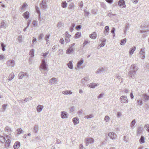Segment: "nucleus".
<instances>
[{
	"mask_svg": "<svg viewBox=\"0 0 149 149\" xmlns=\"http://www.w3.org/2000/svg\"><path fill=\"white\" fill-rule=\"evenodd\" d=\"M138 69L136 64H132L130 66V71L128 72V76L134 79L135 78V75L136 74V72Z\"/></svg>",
	"mask_w": 149,
	"mask_h": 149,
	"instance_id": "f257e3e1",
	"label": "nucleus"
},
{
	"mask_svg": "<svg viewBox=\"0 0 149 149\" xmlns=\"http://www.w3.org/2000/svg\"><path fill=\"white\" fill-rule=\"evenodd\" d=\"M40 68L44 71L47 70V65L44 59L42 60L41 64L40 65Z\"/></svg>",
	"mask_w": 149,
	"mask_h": 149,
	"instance_id": "f03ea898",
	"label": "nucleus"
},
{
	"mask_svg": "<svg viewBox=\"0 0 149 149\" xmlns=\"http://www.w3.org/2000/svg\"><path fill=\"white\" fill-rule=\"evenodd\" d=\"M120 99V102L122 103H127L128 101L127 97L126 96H121Z\"/></svg>",
	"mask_w": 149,
	"mask_h": 149,
	"instance_id": "7ed1b4c3",
	"label": "nucleus"
},
{
	"mask_svg": "<svg viewBox=\"0 0 149 149\" xmlns=\"http://www.w3.org/2000/svg\"><path fill=\"white\" fill-rule=\"evenodd\" d=\"M86 145L88 146L89 143H93L94 140L93 139L90 138H87L85 139Z\"/></svg>",
	"mask_w": 149,
	"mask_h": 149,
	"instance_id": "20e7f679",
	"label": "nucleus"
},
{
	"mask_svg": "<svg viewBox=\"0 0 149 149\" xmlns=\"http://www.w3.org/2000/svg\"><path fill=\"white\" fill-rule=\"evenodd\" d=\"M41 7L45 9H46L47 5L46 0H42L40 3Z\"/></svg>",
	"mask_w": 149,
	"mask_h": 149,
	"instance_id": "39448f33",
	"label": "nucleus"
},
{
	"mask_svg": "<svg viewBox=\"0 0 149 149\" xmlns=\"http://www.w3.org/2000/svg\"><path fill=\"white\" fill-rule=\"evenodd\" d=\"M108 136L110 138L112 139H115L116 138L117 135L116 134L113 132H110L109 133Z\"/></svg>",
	"mask_w": 149,
	"mask_h": 149,
	"instance_id": "423d86ee",
	"label": "nucleus"
},
{
	"mask_svg": "<svg viewBox=\"0 0 149 149\" xmlns=\"http://www.w3.org/2000/svg\"><path fill=\"white\" fill-rule=\"evenodd\" d=\"M118 5L122 8H125L126 5L124 0H120L118 1Z\"/></svg>",
	"mask_w": 149,
	"mask_h": 149,
	"instance_id": "0eeeda50",
	"label": "nucleus"
},
{
	"mask_svg": "<svg viewBox=\"0 0 149 149\" xmlns=\"http://www.w3.org/2000/svg\"><path fill=\"white\" fill-rule=\"evenodd\" d=\"M89 80L88 77H85L84 78L82 79L81 83L84 85H86L87 84V82Z\"/></svg>",
	"mask_w": 149,
	"mask_h": 149,
	"instance_id": "6e6552de",
	"label": "nucleus"
},
{
	"mask_svg": "<svg viewBox=\"0 0 149 149\" xmlns=\"http://www.w3.org/2000/svg\"><path fill=\"white\" fill-rule=\"evenodd\" d=\"M74 4L73 3H71L68 5V8L71 11H74Z\"/></svg>",
	"mask_w": 149,
	"mask_h": 149,
	"instance_id": "1a4fd4ad",
	"label": "nucleus"
},
{
	"mask_svg": "<svg viewBox=\"0 0 149 149\" xmlns=\"http://www.w3.org/2000/svg\"><path fill=\"white\" fill-rule=\"evenodd\" d=\"M61 118L63 119L67 118H68V113L64 111L61 112Z\"/></svg>",
	"mask_w": 149,
	"mask_h": 149,
	"instance_id": "9d476101",
	"label": "nucleus"
},
{
	"mask_svg": "<svg viewBox=\"0 0 149 149\" xmlns=\"http://www.w3.org/2000/svg\"><path fill=\"white\" fill-rule=\"evenodd\" d=\"M7 64L8 66L13 67L15 65V61L13 60H9L7 61Z\"/></svg>",
	"mask_w": 149,
	"mask_h": 149,
	"instance_id": "9b49d317",
	"label": "nucleus"
},
{
	"mask_svg": "<svg viewBox=\"0 0 149 149\" xmlns=\"http://www.w3.org/2000/svg\"><path fill=\"white\" fill-rule=\"evenodd\" d=\"M109 27L108 26H107L104 28V33L105 36H107L109 33Z\"/></svg>",
	"mask_w": 149,
	"mask_h": 149,
	"instance_id": "f8f14e48",
	"label": "nucleus"
},
{
	"mask_svg": "<svg viewBox=\"0 0 149 149\" xmlns=\"http://www.w3.org/2000/svg\"><path fill=\"white\" fill-rule=\"evenodd\" d=\"M75 48H68L66 50V53L67 54H71L75 50Z\"/></svg>",
	"mask_w": 149,
	"mask_h": 149,
	"instance_id": "ddd939ff",
	"label": "nucleus"
},
{
	"mask_svg": "<svg viewBox=\"0 0 149 149\" xmlns=\"http://www.w3.org/2000/svg\"><path fill=\"white\" fill-rule=\"evenodd\" d=\"M20 146V144L19 142L16 141L13 145V147L15 149H18Z\"/></svg>",
	"mask_w": 149,
	"mask_h": 149,
	"instance_id": "4468645a",
	"label": "nucleus"
},
{
	"mask_svg": "<svg viewBox=\"0 0 149 149\" xmlns=\"http://www.w3.org/2000/svg\"><path fill=\"white\" fill-rule=\"evenodd\" d=\"M72 121L74 125H76L79 123V118L77 117H74L72 119Z\"/></svg>",
	"mask_w": 149,
	"mask_h": 149,
	"instance_id": "2eb2a0df",
	"label": "nucleus"
},
{
	"mask_svg": "<svg viewBox=\"0 0 149 149\" xmlns=\"http://www.w3.org/2000/svg\"><path fill=\"white\" fill-rule=\"evenodd\" d=\"M29 12L28 11H26L23 14V16L24 18L27 19L29 17Z\"/></svg>",
	"mask_w": 149,
	"mask_h": 149,
	"instance_id": "dca6fc26",
	"label": "nucleus"
},
{
	"mask_svg": "<svg viewBox=\"0 0 149 149\" xmlns=\"http://www.w3.org/2000/svg\"><path fill=\"white\" fill-rule=\"evenodd\" d=\"M0 28H5L6 27V24L4 20L2 21L1 23Z\"/></svg>",
	"mask_w": 149,
	"mask_h": 149,
	"instance_id": "f3484780",
	"label": "nucleus"
},
{
	"mask_svg": "<svg viewBox=\"0 0 149 149\" xmlns=\"http://www.w3.org/2000/svg\"><path fill=\"white\" fill-rule=\"evenodd\" d=\"M5 131L8 132V134L10 135L12 131L11 130L10 128L8 126H6L5 128Z\"/></svg>",
	"mask_w": 149,
	"mask_h": 149,
	"instance_id": "a211bd4d",
	"label": "nucleus"
},
{
	"mask_svg": "<svg viewBox=\"0 0 149 149\" xmlns=\"http://www.w3.org/2000/svg\"><path fill=\"white\" fill-rule=\"evenodd\" d=\"M135 50L136 47L135 46H134L133 47L131 48L129 51V54H130L132 55L133 54Z\"/></svg>",
	"mask_w": 149,
	"mask_h": 149,
	"instance_id": "6ab92c4d",
	"label": "nucleus"
},
{
	"mask_svg": "<svg viewBox=\"0 0 149 149\" xmlns=\"http://www.w3.org/2000/svg\"><path fill=\"white\" fill-rule=\"evenodd\" d=\"M10 139L7 140L5 143V147L6 148L9 147L10 145Z\"/></svg>",
	"mask_w": 149,
	"mask_h": 149,
	"instance_id": "aec40b11",
	"label": "nucleus"
},
{
	"mask_svg": "<svg viewBox=\"0 0 149 149\" xmlns=\"http://www.w3.org/2000/svg\"><path fill=\"white\" fill-rule=\"evenodd\" d=\"M68 4L65 1H63L61 3V6L63 8H66Z\"/></svg>",
	"mask_w": 149,
	"mask_h": 149,
	"instance_id": "412c9836",
	"label": "nucleus"
},
{
	"mask_svg": "<svg viewBox=\"0 0 149 149\" xmlns=\"http://www.w3.org/2000/svg\"><path fill=\"white\" fill-rule=\"evenodd\" d=\"M24 72H21L19 74L18 77L19 79H22L24 77Z\"/></svg>",
	"mask_w": 149,
	"mask_h": 149,
	"instance_id": "4be33fe9",
	"label": "nucleus"
},
{
	"mask_svg": "<svg viewBox=\"0 0 149 149\" xmlns=\"http://www.w3.org/2000/svg\"><path fill=\"white\" fill-rule=\"evenodd\" d=\"M90 37L91 38L95 39L96 38L97 35L96 33L94 32H93L92 34L90 35Z\"/></svg>",
	"mask_w": 149,
	"mask_h": 149,
	"instance_id": "5701e85b",
	"label": "nucleus"
},
{
	"mask_svg": "<svg viewBox=\"0 0 149 149\" xmlns=\"http://www.w3.org/2000/svg\"><path fill=\"white\" fill-rule=\"evenodd\" d=\"M136 124V121H135V119L134 120H133L131 123V124L130 125V126L132 128V129H134L135 126H134V125L135 124Z\"/></svg>",
	"mask_w": 149,
	"mask_h": 149,
	"instance_id": "b1692460",
	"label": "nucleus"
},
{
	"mask_svg": "<svg viewBox=\"0 0 149 149\" xmlns=\"http://www.w3.org/2000/svg\"><path fill=\"white\" fill-rule=\"evenodd\" d=\"M84 61L82 59H81L77 63V68H79L80 66L83 63Z\"/></svg>",
	"mask_w": 149,
	"mask_h": 149,
	"instance_id": "393cba45",
	"label": "nucleus"
},
{
	"mask_svg": "<svg viewBox=\"0 0 149 149\" xmlns=\"http://www.w3.org/2000/svg\"><path fill=\"white\" fill-rule=\"evenodd\" d=\"M14 75L13 73H12L9 75L8 78V80L9 81H11L14 78Z\"/></svg>",
	"mask_w": 149,
	"mask_h": 149,
	"instance_id": "a878e982",
	"label": "nucleus"
},
{
	"mask_svg": "<svg viewBox=\"0 0 149 149\" xmlns=\"http://www.w3.org/2000/svg\"><path fill=\"white\" fill-rule=\"evenodd\" d=\"M43 108V106L40 105H39L37 106V110L38 112H40L42 110Z\"/></svg>",
	"mask_w": 149,
	"mask_h": 149,
	"instance_id": "bb28decb",
	"label": "nucleus"
},
{
	"mask_svg": "<svg viewBox=\"0 0 149 149\" xmlns=\"http://www.w3.org/2000/svg\"><path fill=\"white\" fill-rule=\"evenodd\" d=\"M56 78H53L49 80V83L51 84H54L56 81Z\"/></svg>",
	"mask_w": 149,
	"mask_h": 149,
	"instance_id": "cd10ccee",
	"label": "nucleus"
},
{
	"mask_svg": "<svg viewBox=\"0 0 149 149\" xmlns=\"http://www.w3.org/2000/svg\"><path fill=\"white\" fill-rule=\"evenodd\" d=\"M143 128L142 127H138L137 129V133L138 134H140L142 132Z\"/></svg>",
	"mask_w": 149,
	"mask_h": 149,
	"instance_id": "c85d7f7f",
	"label": "nucleus"
},
{
	"mask_svg": "<svg viewBox=\"0 0 149 149\" xmlns=\"http://www.w3.org/2000/svg\"><path fill=\"white\" fill-rule=\"evenodd\" d=\"M62 93L64 94H71L72 93L71 91L67 90L63 91L62 92Z\"/></svg>",
	"mask_w": 149,
	"mask_h": 149,
	"instance_id": "c756f323",
	"label": "nucleus"
},
{
	"mask_svg": "<svg viewBox=\"0 0 149 149\" xmlns=\"http://www.w3.org/2000/svg\"><path fill=\"white\" fill-rule=\"evenodd\" d=\"M126 39L124 38L121 40L120 44L121 45H123L126 43Z\"/></svg>",
	"mask_w": 149,
	"mask_h": 149,
	"instance_id": "7c9ffc66",
	"label": "nucleus"
},
{
	"mask_svg": "<svg viewBox=\"0 0 149 149\" xmlns=\"http://www.w3.org/2000/svg\"><path fill=\"white\" fill-rule=\"evenodd\" d=\"M139 142L141 143H144V137L142 136L141 137L140 139H139Z\"/></svg>",
	"mask_w": 149,
	"mask_h": 149,
	"instance_id": "2f4dec72",
	"label": "nucleus"
},
{
	"mask_svg": "<svg viewBox=\"0 0 149 149\" xmlns=\"http://www.w3.org/2000/svg\"><path fill=\"white\" fill-rule=\"evenodd\" d=\"M79 5V7L78 8L80 10H81L82 9L83 6V1H81L79 2L78 3Z\"/></svg>",
	"mask_w": 149,
	"mask_h": 149,
	"instance_id": "473e14b6",
	"label": "nucleus"
},
{
	"mask_svg": "<svg viewBox=\"0 0 149 149\" xmlns=\"http://www.w3.org/2000/svg\"><path fill=\"white\" fill-rule=\"evenodd\" d=\"M97 86L95 83H92L89 84V86L92 88H94L95 86Z\"/></svg>",
	"mask_w": 149,
	"mask_h": 149,
	"instance_id": "72a5a7b5",
	"label": "nucleus"
},
{
	"mask_svg": "<svg viewBox=\"0 0 149 149\" xmlns=\"http://www.w3.org/2000/svg\"><path fill=\"white\" fill-rule=\"evenodd\" d=\"M32 24L33 27H38V22L35 20H33V22Z\"/></svg>",
	"mask_w": 149,
	"mask_h": 149,
	"instance_id": "f704fd0d",
	"label": "nucleus"
},
{
	"mask_svg": "<svg viewBox=\"0 0 149 149\" xmlns=\"http://www.w3.org/2000/svg\"><path fill=\"white\" fill-rule=\"evenodd\" d=\"M38 126L37 125H35L33 128L34 132L35 133H37L38 130Z\"/></svg>",
	"mask_w": 149,
	"mask_h": 149,
	"instance_id": "c9c22d12",
	"label": "nucleus"
},
{
	"mask_svg": "<svg viewBox=\"0 0 149 149\" xmlns=\"http://www.w3.org/2000/svg\"><path fill=\"white\" fill-rule=\"evenodd\" d=\"M57 26L58 29H62L63 27L62 22H58L57 24Z\"/></svg>",
	"mask_w": 149,
	"mask_h": 149,
	"instance_id": "e433bc0d",
	"label": "nucleus"
},
{
	"mask_svg": "<svg viewBox=\"0 0 149 149\" xmlns=\"http://www.w3.org/2000/svg\"><path fill=\"white\" fill-rule=\"evenodd\" d=\"M68 68L70 69H72L73 68V65L72 62L71 61H69L67 64Z\"/></svg>",
	"mask_w": 149,
	"mask_h": 149,
	"instance_id": "4c0bfd02",
	"label": "nucleus"
},
{
	"mask_svg": "<svg viewBox=\"0 0 149 149\" xmlns=\"http://www.w3.org/2000/svg\"><path fill=\"white\" fill-rule=\"evenodd\" d=\"M6 141L5 138L2 136H0V141L2 143L5 142Z\"/></svg>",
	"mask_w": 149,
	"mask_h": 149,
	"instance_id": "58836bf2",
	"label": "nucleus"
},
{
	"mask_svg": "<svg viewBox=\"0 0 149 149\" xmlns=\"http://www.w3.org/2000/svg\"><path fill=\"white\" fill-rule=\"evenodd\" d=\"M17 134H19L21 133H22L23 132V130L21 128H18L17 130Z\"/></svg>",
	"mask_w": 149,
	"mask_h": 149,
	"instance_id": "ea45409f",
	"label": "nucleus"
},
{
	"mask_svg": "<svg viewBox=\"0 0 149 149\" xmlns=\"http://www.w3.org/2000/svg\"><path fill=\"white\" fill-rule=\"evenodd\" d=\"M104 71V69L102 67H101L99 69H98L97 72L96 73H101V72H103V71Z\"/></svg>",
	"mask_w": 149,
	"mask_h": 149,
	"instance_id": "a19ab883",
	"label": "nucleus"
},
{
	"mask_svg": "<svg viewBox=\"0 0 149 149\" xmlns=\"http://www.w3.org/2000/svg\"><path fill=\"white\" fill-rule=\"evenodd\" d=\"M41 15L40 14L39 15H38V20L39 21V24H41L42 23V22H43L44 21H42L43 20V18L42 17H41L40 16Z\"/></svg>",
	"mask_w": 149,
	"mask_h": 149,
	"instance_id": "79ce46f5",
	"label": "nucleus"
},
{
	"mask_svg": "<svg viewBox=\"0 0 149 149\" xmlns=\"http://www.w3.org/2000/svg\"><path fill=\"white\" fill-rule=\"evenodd\" d=\"M143 96L144 98L146 100H149V96L146 94H144L143 95Z\"/></svg>",
	"mask_w": 149,
	"mask_h": 149,
	"instance_id": "37998d69",
	"label": "nucleus"
},
{
	"mask_svg": "<svg viewBox=\"0 0 149 149\" xmlns=\"http://www.w3.org/2000/svg\"><path fill=\"white\" fill-rule=\"evenodd\" d=\"M34 50L33 49H32L29 52L30 55H31V57H33L34 56Z\"/></svg>",
	"mask_w": 149,
	"mask_h": 149,
	"instance_id": "c03bdc74",
	"label": "nucleus"
},
{
	"mask_svg": "<svg viewBox=\"0 0 149 149\" xmlns=\"http://www.w3.org/2000/svg\"><path fill=\"white\" fill-rule=\"evenodd\" d=\"M93 117L92 114H90L89 115L86 116H84V118H85L89 119Z\"/></svg>",
	"mask_w": 149,
	"mask_h": 149,
	"instance_id": "a18cd8bd",
	"label": "nucleus"
},
{
	"mask_svg": "<svg viewBox=\"0 0 149 149\" xmlns=\"http://www.w3.org/2000/svg\"><path fill=\"white\" fill-rule=\"evenodd\" d=\"M81 32H78L76 33L75 34V38H79L81 35Z\"/></svg>",
	"mask_w": 149,
	"mask_h": 149,
	"instance_id": "49530a36",
	"label": "nucleus"
},
{
	"mask_svg": "<svg viewBox=\"0 0 149 149\" xmlns=\"http://www.w3.org/2000/svg\"><path fill=\"white\" fill-rule=\"evenodd\" d=\"M104 120L106 122H107L110 120V118L108 116H105V117H104Z\"/></svg>",
	"mask_w": 149,
	"mask_h": 149,
	"instance_id": "de8ad7c7",
	"label": "nucleus"
},
{
	"mask_svg": "<svg viewBox=\"0 0 149 149\" xmlns=\"http://www.w3.org/2000/svg\"><path fill=\"white\" fill-rule=\"evenodd\" d=\"M144 128L149 132V125L147 124L146 125L144 126Z\"/></svg>",
	"mask_w": 149,
	"mask_h": 149,
	"instance_id": "09e8293b",
	"label": "nucleus"
},
{
	"mask_svg": "<svg viewBox=\"0 0 149 149\" xmlns=\"http://www.w3.org/2000/svg\"><path fill=\"white\" fill-rule=\"evenodd\" d=\"M36 12L38 14V15L40 14L41 15V13L40 12V10H39V8L37 6H36Z\"/></svg>",
	"mask_w": 149,
	"mask_h": 149,
	"instance_id": "8fccbe9b",
	"label": "nucleus"
},
{
	"mask_svg": "<svg viewBox=\"0 0 149 149\" xmlns=\"http://www.w3.org/2000/svg\"><path fill=\"white\" fill-rule=\"evenodd\" d=\"M145 53L144 49H141L140 52V54L141 55H145Z\"/></svg>",
	"mask_w": 149,
	"mask_h": 149,
	"instance_id": "3c124183",
	"label": "nucleus"
},
{
	"mask_svg": "<svg viewBox=\"0 0 149 149\" xmlns=\"http://www.w3.org/2000/svg\"><path fill=\"white\" fill-rule=\"evenodd\" d=\"M116 15V14H113L112 13H108L107 15V16H109L110 17H112L113 16H115Z\"/></svg>",
	"mask_w": 149,
	"mask_h": 149,
	"instance_id": "603ef678",
	"label": "nucleus"
},
{
	"mask_svg": "<svg viewBox=\"0 0 149 149\" xmlns=\"http://www.w3.org/2000/svg\"><path fill=\"white\" fill-rule=\"evenodd\" d=\"M104 94L103 93H102L100 94L99 95L97 96V97L98 99L100 98L103 97Z\"/></svg>",
	"mask_w": 149,
	"mask_h": 149,
	"instance_id": "864d4df0",
	"label": "nucleus"
},
{
	"mask_svg": "<svg viewBox=\"0 0 149 149\" xmlns=\"http://www.w3.org/2000/svg\"><path fill=\"white\" fill-rule=\"evenodd\" d=\"M58 48L57 45H55L52 48V50L53 52H54Z\"/></svg>",
	"mask_w": 149,
	"mask_h": 149,
	"instance_id": "5fc2aeb1",
	"label": "nucleus"
},
{
	"mask_svg": "<svg viewBox=\"0 0 149 149\" xmlns=\"http://www.w3.org/2000/svg\"><path fill=\"white\" fill-rule=\"evenodd\" d=\"M25 78L27 79L29 77V74L28 73L26 72H24V77Z\"/></svg>",
	"mask_w": 149,
	"mask_h": 149,
	"instance_id": "6e6d98bb",
	"label": "nucleus"
},
{
	"mask_svg": "<svg viewBox=\"0 0 149 149\" xmlns=\"http://www.w3.org/2000/svg\"><path fill=\"white\" fill-rule=\"evenodd\" d=\"M138 104L139 106H141L143 104V102L141 100H137Z\"/></svg>",
	"mask_w": 149,
	"mask_h": 149,
	"instance_id": "4d7b16f0",
	"label": "nucleus"
},
{
	"mask_svg": "<svg viewBox=\"0 0 149 149\" xmlns=\"http://www.w3.org/2000/svg\"><path fill=\"white\" fill-rule=\"evenodd\" d=\"M18 39L20 43H21L22 40V36H19L18 37Z\"/></svg>",
	"mask_w": 149,
	"mask_h": 149,
	"instance_id": "13d9d810",
	"label": "nucleus"
},
{
	"mask_svg": "<svg viewBox=\"0 0 149 149\" xmlns=\"http://www.w3.org/2000/svg\"><path fill=\"white\" fill-rule=\"evenodd\" d=\"M65 42L67 43H68L70 42V39L69 37H68V36H65Z\"/></svg>",
	"mask_w": 149,
	"mask_h": 149,
	"instance_id": "bf43d9fd",
	"label": "nucleus"
},
{
	"mask_svg": "<svg viewBox=\"0 0 149 149\" xmlns=\"http://www.w3.org/2000/svg\"><path fill=\"white\" fill-rule=\"evenodd\" d=\"M59 42L62 44H63L64 43V40L63 38H61L59 41Z\"/></svg>",
	"mask_w": 149,
	"mask_h": 149,
	"instance_id": "052dcab7",
	"label": "nucleus"
},
{
	"mask_svg": "<svg viewBox=\"0 0 149 149\" xmlns=\"http://www.w3.org/2000/svg\"><path fill=\"white\" fill-rule=\"evenodd\" d=\"M27 5V4L26 3H24L21 7V10H22L24 8H25L26 7Z\"/></svg>",
	"mask_w": 149,
	"mask_h": 149,
	"instance_id": "680f3d73",
	"label": "nucleus"
},
{
	"mask_svg": "<svg viewBox=\"0 0 149 149\" xmlns=\"http://www.w3.org/2000/svg\"><path fill=\"white\" fill-rule=\"evenodd\" d=\"M81 28V25H78L76 27V29L78 30H79Z\"/></svg>",
	"mask_w": 149,
	"mask_h": 149,
	"instance_id": "e2e57ef3",
	"label": "nucleus"
},
{
	"mask_svg": "<svg viewBox=\"0 0 149 149\" xmlns=\"http://www.w3.org/2000/svg\"><path fill=\"white\" fill-rule=\"evenodd\" d=\"M43 36L44 35L43 33H41L38 36L39 40H41Z\"/></svg>",
	"mask_w": 149,
	"mask_h": 149,
	"instance_id": "0e129e2a",
	"label": "nucleus"
},
{
	"mask_svg": "<svg viewBox=\"0 0 149 149\" xmlns=\"http://www.w3.org/2000/svg\"><path fill=\"white\" fill-rule=\"evenodd\" d=\"M49 52H47L45 53H43V56H44V58H45V57H46L49 54Z\"/></svg>",
	"mask_w": 149,
	"mask_h": 149,
	"instance_id": "69168bd1",
	"label": "nucleus"
},
{
	"mask_svg": "<svg viewBox=\"0 0 149 149\" xmlns=\"http://www.w3.org/2000/svg\"><path fill=\"white\" fill-rule=\"evenodd\" d=\"M123 140L124 141H125L126 143H127L128 142L127 138L125 136H124L123 137Z\"/></svg>",
	"mask_w": 149,
	"mask_h": 149,
	"instance_id": "338daca9",
	"label": "nucleus"
},
{
	"mask_svg": "<svg viewBox=\"0 0 149 149\" xmlns=\"http://www.w3.org/2000/svg\"><path fill=\"white\" fill-rule=\"evenodd\" d=\"M75 45V43H73L69 45V48H74L73 47Z\"/></svg>",
	"mask_w": 149,
	"mask_h": 149,
	"instance_id": "774afa93",
	"label": "nucleus"
}]
</instances>
